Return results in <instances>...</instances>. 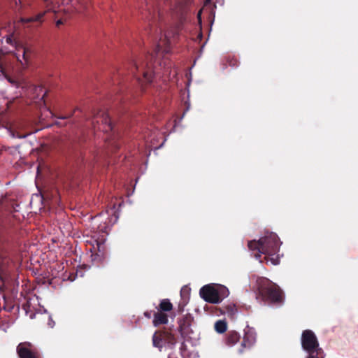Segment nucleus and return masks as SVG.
<instances>
[{
  "label": "nucleus",
  "instance_id": "11",
  "mask_svg": "<svg viewBox=\"0 0 358 358\" xmlns=\"http://www.w3.org/2000/svg\"><path fill=\"white\" fill-rule=\"evenodd\" d=\"M255 338L252 334L246 333L241 343V347L238 350L240 353H243L245 348H250L255 343Z\"/></svg>",
  "mask_w": 358,
  "mask_h": 358
},
{
  "label": "nucleus",
  "instance_id": "22",
  "mask_svg": "<svg viewBox=\"0 0 358 358\" xmlns=\"http://www.w3.org/2000/svg\"><path fill=\"white\" fill-rule=\"evenodd\" d=\"M189 294V289L187 287H183L181 289L180 294L182 297H184L185 295H188Z\"/></svg>",
  "mask_w": 358,
  "mask_h": 358
},
{
  "label": "nucleus",
  "instance_id": "15",
  "mask_svg": "<svg viewBox=\"0 0 358 358\" xmlns=\"http://www.w3.org/2000/svg\"><path fill=\"white\" fill-rule=\"evenodd\" d=\"M217 291V296L220 298V302H221L224 298L227 297L229 292L227 287L222 285L215 284Z\"/></svg>",
  "mask_w": 358,
  "mask_h": 358
},
{
  "label": "nucleus",
  "instance_id": "7",
  "mask_svg": "<svg viewBox=\"0 0 358 358\" xmlns=\"http://www.w3.org/2000/svg\"><path fill=\"white\" fill-rule=\"evenodd\" d=\"M201 297L206 302L210 303H219L220 298L217 296L215 284H209L203 286L199 291Z\"/></svg>",
  "mask_w": 358,
  "mask_h": 358
},
{
  "label": "nucleus",
  "instance_id": "8",
  "mask_svg": "<svg viewBox=\"0 0 358 358\" xmlns=\"http://www.w3.org/2000/svg\"><path fill=\"white\" fill-rule=\"evenodd\" d=\"M180 25H178V27L174 29V31L172 33V37H175L176 35L178 34L179 30H180ZM171 32L168 31L165 33L164 38H160L159 42L156 45L155 50V55H157L159 52H162L164 54H167L170 51V38Z\"/></svg>",
  "mask_w": 358,
  "mask_h": 358
},
{
  "label": "nucleus",
  "instance_id": "13",
  "mask_svg": "<svg viewBox=\"0 0 358 358\" xmlns=\"http://www.w3.org/2000/svg\"><path fill=\"white\" fill-rule=\"evenodd\" d=\"M192 318L190 317H185L180 322V333L182 336H187L189 331V328L191 326Z\"/></svg>",
  "mask_w": 358,
  "mask_h": 358
},
{
  "label": "nucleus",
  "instance_id": "28",
  "mask_svg": "<svg viewBox=\"0 0 358 358\" xmlns=\"http://www.w3.org/2000/svg\"><path fill=\"white\" fill-rule=\"evenodd\" d=\"M63 24V22L62 20H58L57 22H56V25L57 27H59V25L62 24Z\"/></svg>",
  "mask_w": 358,
  "mask_h": 358
},
{
  "label": "nucleus",
  "instance_id": "21",
  "mask_svg": "<svg viewBox=\"0 0 358 358\" xmlns=\"http://www.w3.org/2000/svg\"><path fill=\"white\" fill-rule=\"evenodd\" d=\"M45 13H46V11L40 13L34 17H31L26 19L24 21L26 22H41L42 19L44 17V15H45Z\"/></svg>",
  "mask_w": 358,
  "mask_h": 358
},
{
  "label": "nucleus",
  "instance_id": "12",
  "mask_svg": "<svg viewBox=\"0 0 358 358\" xmlns=\"http://www.w3.org/2000/svg\"><path fill=\"white\" fill-rule=\"evenodd\" d=\"M20 49L22 50V60L19 58H18V60L20 61V62L21 63V64L22 66H27L31 59V51L29 48L24 47V46H22L20 48H18L17 51H20Z\"/></svg>",
  "mask_w": 358,
  "mask_h": 358
},
{
  "label": "nucleus",
  "instance_id": "30",
  "mask_svg": "<svg viewBox=\"0 0 358 358\" xmlns=\"http://www.w3.org/2000/svg\"><path fill=\"white\" fill-rule=\"evenodd\" d=\"M101 247L103 248V245H101V244L97 243V248H98V250L99 251H101Z\"/></svg>",
  "mask_w": 358,
  "mask_h": 358
},
{
  "label": "nucleus",
  "instance_id": "9",
  "mask_svg": "<svg viewBox=\"0 0 358 358\" xmlns=\"http://www.w3.org/2000/svg\"><path fill=\"white\" fill-rule=\"evenodd\" d=\"M165 331H157L152 336V344L155 348L162 350L164 345L165 344Z\"/></svg>",
  "mask_w": 358,
  "mask_h": 358
},
{
  "label": "nucleus",
  "instance_id": "19",
  "mask_svg": "<svg viewBox=\"0 0 358 358\" xmlns=\"http://www.w3.org/2000/svg\"><path fill=\"white\" fill-rule=\"evenodd\" d=\"M227 324L224 320H218L215 324V329L217 333L222 334L227 331Z\"/></svg>",
  "mask_w": 358,
  "mask_h": 358
},
{
  "label": "nucleus",
  "instance_id": "6",
  "mask_svg": "<svg viewBox=\"0 0 358 358\" xmlns=\"http://www.w3.org/2000/svg\"><path fill=\"white\" fill-rule=\"evenodd\" d=\"M16 352L19 358H42L38 349L30 342H22L18 344Z\"/></svg>",
  "mask_w": 358,
  "mask_h": 358
},
{
  "label": "nucleus",
  "instance_id": "4",
  "mask_svg": "<svg viewBox=\"0 0 358 358\" xmlns=\"http://www.w3.org/2000/svg\"><path fill=\"white\" fill-rule=\"evenodd\" d=\"M302 348L308 353L307 358H324V352L315 333L310 329L304 330L301 334Z\"/></svg>",
  "mask_w": 358,
  "mask_h": 358
},
{
  "label": "nucleus",
  "instance_id": "18",
  "mask_svg": "<svg viewBox=\"0 0 358 358\" xmlns=\"http://www.w3.org/2000/svg\"><path fill=\"white\" fill-rule=\"evenodd\" d=\"M173 309V305L170 302V301L167 299H163L161 301L158 310L162 311V312H168Z\"/></svg>",
  "mask_w": 358,
  "mask_h": 358
},
{
  "label": "nucleus",
  "instance_id": "1",
  "mask_svg": "<svg viewBox=\"0 0 358 358\" xmlns=\"http://www.w3.org/2000/svg\"><path fill=\"white\" fill-rule=\"evenodd\" d=\"M280 245V239L274 233H269L259 241H250L248 243L249 250L256 252L255 257L257 259H259L262 254H264L266 255L264 259L267 262L270 261L273 265H277L280 262L278 256Z\"/></svg>",
  "mask_w": 358,
  "mask_h": 358
},
{
  "label": "nucleus",
  "instance_id": "10",
  "mask_svg": "<svg viewBox=\"0 0 358 358\" xmlns=\"http://www.w3.org/2000/svg\"><path fill=\"white\" fill-rule=\"evenodd\" d=\"M153 324L155 327H157L160 324H165L168 322V315L164 312L157 310V312H153Z\"/></svg>",
  "mask_w": 358,
  "mask_h": 358
},
{
  "label": "nucleus",
  "instance_id": "14",
  "mask_svg": "<svg viewBox=\"0 0 358 358\" xmlns=\"http://www.w3.org/2000/svg\"><path fill=\"white\" fill-rule=\"evenodd\" d=\"M240 338L238 333L235 331H230L226 335V343L228 345H234L239 341Z\"/></svg>",
  "mask_w": 358,
  "mask_h": 358
},
{
  "label": "nucleus",
  "instance_id": "5",
  "mask_svg": "<svg viewBox=\"0 0 358 358\" xmlns=\"http://www.w3.org/2000/svg\"><path fill=\"white\" fill-rule=\"evenodd\" d=\"M92 124L94 129L101 131L103 133H108L113 130V125L109 115L103 111L100 110L94 115Z\"/></svg>",
  "mask_w": 358,
  "mask_h": 358
},
{
  "label": "nucleus",
  "instance_id": "31",
  "mask_svg": "<svg viewBox=\"0 0 358 358\" xmlns=\"http://www.w3.org/2000/svg\"><path fill=\"white\" fill-rule=\"evenodd\" d=\"M45 95H46V92H44V94L42 95L41 99H43L45 98Z\"/></svg>",
  "mask_w": 358,
  "mask_h": 358
},
{
  "label": "nucleus",
  "instance_id": "29",
  "mask_svg": "<svg viewBox=\"0 0 358 358\" xmlns=\"http://www.w3.org/2000/svg\"><path fill=\"white\" fill-rule=\"evenodd\" d=\"M114 143V148H112V151L117 150L119 148L118 145L115 143Z\"/></svg>",
  "mask_w": 358,
  "mask_h": 358
},
{
  "label": "nucleus",
  "instance_id": "26",
  "mask_svg": "<svg viewBox=\"0 0 358 358\" xmlns=\"http://www.w3.org/2000/svg\"><path fill=\"white\" fill-rule=\"evenodd\" d=\"M6 43L8 44H12V37L10 36L6 38Z\"/></svg>",
  "mask_w": 358,
  "mask_h": 358
},
{
  "label": "nucleus",
  "instance_id": "3",
  "mask_svg": "<svg viewBox=\"0 0 358 358\" xmlns=\"http://www.w3.org/2000/svg\"><path fill=\"white\" fill-rule=\"evenodd\" d=\"M258 291L262 299L271 303H281L283 301V293L275 283L264 278L258 282Z\"/></svg>",
  "mask_w": 358,
  "mask_h": 358
},
{
  "label": "nucleus",
  "instance_id": "2",
  "mask_svg": "<svg viewBox=\"0 0 358 358\" xmlns=\"http://www.w3.org/2000/svg\"><path fill=\"white\" fill-rule=\"evenodd\" d=\"M154 57V55L151 54L146 56L145 62H131L129 71L141 85V91L143 90L144 84H150L152 82L155 71L152 60Z\"/></svg>",
  "mask_w": 358,
  "mask_h": 358
},
{
  "label": "nucleus",
  "instance_id": "16",
  "mask_svg": "<svg viewBox=\"0 0 358 358\" xmlns=\"http://www.w3.org/2000/svg\"><path fill=\"white\" fill-rule=\"evenodd\" d=\"M224 313H226L231 319H234L238 310L234 304H228L224 307Z\"/></svg>",
  "mask_w": 358,
  "mask_h": 358
},
{
  "label": "nucleus",
  "instance_id": "17",
  "mask_svg": "<svg viewBox=\"0 0 358 358\" xmlns=\"http://www.w3.org/2000/svg\"><path fill=\"white\" fill-rule=\"evenodd\" d=\"M42 197L43 199L50 200V205L52 206H55L59 202V197L57 191H55L54 192L52 193L51 197L49 193H45L44 194H43Z\"/></svg>",
  "mask_w": 358,
  "mask_h": 358
},
{
  "label": "nucleus",
  "instance_id": "23",
  "mask_svg": "<svg viewBox=\"0 0 358 358\" xmlns=\"http://www.w3.org/2000/svg\"><path fill=\"white\" fill-rule=\"evenodd\" d=\"M79 108H76L72 113H71L69 115H65V116H62L60 117L59 118L62 119V120H66V119H68V118H70L71 116H73V115L74 114V113L76 111V110H78Z\"/></svg>",
  "mask_w": 358,
  "mask_h": 358
},
{
  "label": "nucleus",
  "instance_id": "33",
  "mask_svg": "<svg viewBox=\"0 0 358 358\" xmlns=\"http://www.w3.org/2000/svg\"><path fill=\"white\" fill-rule=\"evenodd\" d=\"M169 358H171V357H169Z\"/></svg>",
  "mask_w": 358,
  "mask_h": 358
},
{
  "label": "nucleus",
  "instance_id": "24",
  "mask_svg": "<svg viewBox=\"0 0 358 358\" xmlns=\"http://www.w3.org/2000/svg\"><path fill=\"white\" fill-rule=\"evenodd\" d=\"M229 64L231 66H235L237 65V61L235 59H232L229 60Z\"/></svg>",
  "mask_w": 358,
  "mask_h": 358
},
{
  "label": "nucleus",
  "instance_id": "32",
  "mask_svg": "<svg viewBox=\"0 0 358 358\" xmlns=\"http://www.w3.org/2000/svg\"><path fill=\"white\" fill-rule=\"evenodd\" d=\"M38 88L40 90H42V87L38 86Z\"/></svg>",
  "mask_w": 358,
  "mask_h": 358
},
{
  "label": "nucleus",
  "instance_id": "25",
  "mask_svg": "<svg viewBox=\"0 0 358 358\" xmlns=\"http://www.w3.org/2000/svg\"><path fill=\"white\" fill-rule=\"evenodd\" d=\"M152 311H146V312L144 313V315L147 318H151L152 317Z\"/></svg>",
  "mask_w": 358,
  "mask_h": 358
},
{
  "label": "nucleus",
  "instance_id": "27",
  "mask_svg": "<svg viewBox=\"0 0 358 358\" xmlns=\"http://www.w3.org/2000/svg\"><path fill=\"white\" fill-rule=\"evenodd\" d=\"M28 134H24V135H19V134H17L16 136L15 134H13V136H15L17 138H25L27 136Z\"/></svg>",
  "mask_w": 358,
  "mask_h": 358
},
{
  "label": "nucleus",
  "instance_id": "20",
  "mask_svg": "<svg viewBox=\"0 0 358 358\" xmlns=\"http://www.w3.org/2000/svg\"><path fill=\"white\" fill-rule=\"evenodd\" d=\"M165 331V344H168L170 346H173L176 343V338L171 333L168 331Z\"/></svg>",
  "mask_w": 358,
  "mask_h": 358
}]
</instances>
